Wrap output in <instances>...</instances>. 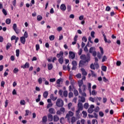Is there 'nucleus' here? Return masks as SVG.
Wrapping results in <instances>:
<instances>
[{
    "label": "nucleus",
    "instance_id": "nucleus-32",
    "mask_svg": "<svg viewBox=\"0 0 124 124\" xmlns=\"http://www.w3.org/2000/svg\"><path fill=\"white\" fill-rule=\"evenodd\" d=\"M67 10L68 11V12H70V11H71V6L68 5L67 6Z\"/></svg>",
    "mask_w": 124,
    "mask_h": 124
},
{
    "label": "nucleus",
    "instance_id": "nucleus-40",
    "mask_svg": "<svg viewBox=\"0 0 124 124\" xmlns=\"http://www.w3.org/2000/svg\"><path fill=\"white\" fill-rule=\"evenodd\" d=\"M41 97V95L39 94L38 95V98L36 99V102H39V101H40Z\"/></svg>",
    "mask_w": 124,
    "mask_h": 124
},
{
    "label": "nucleus",
    "instance_id": "nucleus-19",
    "mask_svg": "<svg viewBox=\"0 0 124 124\" xmlns=\"http://www.w3.org/2000/svg\"><path fill=\"white\" fill-rule=\"evenodd\" d=\"M50 99H51L53 101H55V100H57V98H58V97H54V94H50Z\"/></svg>",
    "mask_w": 124,
    "mask_h": 124
},
{
    "label": "nucleus",
    "instance_id": "nucleus-61",
    "mask_svg": "<svg viewBox=\"0 0 124 124\" xmlns=\"http://www.w3.org/2000/svg\"><path fill=\"white\" fill-rule=\"evenodd\" d=\"M55 81H56V78H55L49 79V82H51V83H53V82H55Z\"/></svg>",
    "mask_w": 124,
    "mask_h": 124
},
{
    "label": "nucleus",
    "instance_id": "nucleus-50",
    "mask_svg": "<svg viewBox=\"0 0 124 124\" xmlns=\"http://www.w3.org/2000/svg\"><path fill=\"white\" fill-rule=\"evenodd\" d=\"M72 64L73 66H77V62L75 61H73L72 62Z\"/></svg>",
    "mask_w": 124,
    "mask_h": 124
},
{
    "label": "nucleus",
    "instance_id": "nucleus-36",
    "mask_svg": "<svg viewBox=\"0 0 124 124\" xmlns=\"http://www.w3.org/2000/svg\"><path fill=\"white\" fill-rule=\"evenodd\" d=\"M14 31H15V32L16 33V34H19V33L21 31V30H20V29H18L17 28Z\"/></svg>",
    "mask_w": 124,
    "mask_h": 124
},
{
    "label": "nucleus",
    "instance_id": "nucleus-58",
    "mask_svg": "<svg viewBox=\"0 0 124 124\" xmlns=\"http://www.w3.org/2000/svg\"><path fill=\"white\" fill-rule=\"evenodd\" d=\"M37 18L38 21H41L42 19V16H38Z\"/></svg>",
    "mask_w": 124,
    "mask_h": 124
},
{
    "label": "nucleus",
    "instance_id": "nucleus-57",
    "mask_svg": "<svg viewBox=\"0 0 124 124\" xmlns=\"http://www.w3.org/2000/svg\"><path fill=\"white\" fill-rule=\"evenodd\" d=\"M92 124H97V120L93 119L92 120Z\"/></svg>",
    "mask_w": 124,
    "mask_h": 124
},
{
    "label": "nucleus",
    "instance_id": "nucleus-3",
    "mask_svg": "<svg viewBox=\"0 0 124 124\" xmlns=\"http://www.w3.org/2000/svg\"><path fill=\"white\" fill-rule=\"evenodd\" d=\"M89 53L92 54L93 57L96 56V51H95V47H91L89 49Z\"/></svg>",
    "mask_w": 124,
    "mask_h": 124
},
{
    "label": "nucleus",
    "instance_id": "nucleus-47",
    "mask_svg": "<svg viewBox=\"0 0 124 124\" xmlns=\"http://www.w3.org/2000/svg\"><path fill=\"white\" fill-rule=\"evenodd\" d=\"M82 41H84V42H87L88 41V39H87L86 36H83L82 38Z\"/></svg>",
    "mask_w": 124,
    "mask_h": 124
},
{
    "label": "nucleus",
    "instance_id": "nucleus-35",
    "mask_svg": "<svg viewBox=\"0 0 124 124\" xmlns=\"http://www.w3.org/2000/svg\"><path fill=\"white\" fill-rule=\"evenodd\" d=\"M95 68L96 69H98L99 68V65L98 64V62H95L94 63Z\"/></svg>",
    "mask_w": 124,
    "mask_h": 124
},
{
    "label": "nucleus",
    "instance_id": "nucleus-2",
    "mask_svg": "<svg viewBox=\"0 0 124 124\" xmlns=\"http://www.w3.org/2000/svg\"><path fill=\"white\" fill-rule=\"evenodd\" d=\"M56 106L62 107L63 106V101L60 98L58 99L56 101Z\"/></svg>",
    "mask_w": 124,
    "mask_h": 124
},
{
    "label": "nucleus",
    "instance_id": "nucleus-14",
    "mask_svg": "<svg viewBox=\"0 0 124 124\" xmlns=\"http://www.w3.org/2000/svg\"><path fill=\"white\" fill-rule=\"evenodd\" d=\"M20 42L22 44H25V43H26V38L24 36L21 37H20Z\"/></svg>",
    "mask_w": 124,
    "mask_h": 124
},
{
    "label": "nucleus",
    "instance_id": "nucleus-7",
    "mask_svg": "<svg viewBox=\"0 0 124 124\" xmlns=\"http://www.w3.org/2000/svg\"><path fill=\"white\" fill-rule=\"evenodd\" d=\"M73 115H74V113H73V112H72L71 111H69L68 112V113L66 114V118H67V119L68 120V119H69L70 117H72V116H73Z\"/></svg>",
    "mask_w": 124,
    "mask_h": 124
},
{
    "label": "nucleus",
    "instance_id": "nucleus-20",
    "mask_svg": "<svg viewBox=\"0 0 124 124\" xmlns=\"http://www.w3.org/2000/svg\"><path fill=\"white\" fill-rule=\"evenodd\" d=\"M48 94H49V93H48V91H45L43 93V96L44 98H47V97L48 96Z\"/></svg>",
    "mask_w": 124,
    "mask_h": 124
},
{
    "label": "nucleus",
    "instance_id": "nucleus-29",
    "mask_svg": "<svg viewBox=\"0 0 124 124\" xmlns=\"http://www.w3.org/2000/svg\"><path fill=\"white\" fill-rule=\"evenodd\" d=\"M74 94L75 96H77L78 95V94H79V93H78V91L75 89L74 90Z\"/></svg>",
    "mask_w": 124,
    "mask_h": 124
},
{
    "label": "nucleus",
    "instance_id": "nucleus-1",
    "mask_svg": "<svg viewBox=\"0 0 124 124\" xmlns=\"http://www.w3.org/2000/svg\"><path fill=\"white\" fill-rule=\"evenodd\" d=\"M81 60L82 61H84L85 62H89L90 61H91V56L90 55V53H87V55L82 54L80 56Z\"/></svg>",
    "mask_w": 124,
    "mask_h": 124
},
{
    "label": "nucleus",
    "instance_id": "nucleus-64",
    "mask_svg": "<svg viewBox=\"0 0 124 124\" xmlns=\"http://www.w3.org/2000/svg\"><path fill=\"white\" fill-rule=\"evenodd\" d=\"M89 100L92 101V102H94V98H93V97H90L89 98Z\"/></svg>",
    "mask_w": 124,
    "mask_h": 124
},
{
    "label": "nucleus",
    "instance_id": "nucleus-31",
    "mask_svg": "<svg viewBox=\"0 0 124 124\" xmlns=\"http://www.w3.org/2000/svg\"><path fill=\"white\" fill-rule=\"evenodd\" d=\"M9 71V69H7L5 72L4 73V77H6L7 75H8V72Z\"/></svg>",
    "mask_w": 124,
    "mask_h": 124
},
{
    "label": "nucleus",
    "instance_id": "nucleus-4",
    "mask_svg": "<svg viewBox=\"0 0 124 124\" xmlns=\"http://www.w3.org/2000/svg\"><path fill=\"white\" fill-rule=\"evenodd\" d=\"M84 82H83L82 80H80L78 81V86L79 87L78 88V92L79 93H82V86H83Z\"/></svg>",
    "mask_w": 124,
    "mask_h": 124
},
{
    "label": "nucleus",
    "instance_id": "nucleus-60",
    "mask_svg": "<svg viewBox=\"0 0 124 124\" xmlns=\"http://www.w3.org/2000/svg\"><path fill=\"white\" fill-rule=\"evenodd\" d=\"M60 111L62 112V113H64L65 112V108H61Z\"/></svg>",
    "mask_w": 124,
    "mask_h": 124
},
{
    "label": "nucleus",
    "instance_id": "nucleus-22",
    "mask_svg": "<svg viewBox=\"0 0 124 124\" xmlns=\"http://www.w3.org/2000/svg\"><path fill=\"white\" fill-rule=\"evenodd\" d=\"M82 89L83 93H86V90H87V85H83L81 88V90Z\"/></svg>",
    "mask_w": 124,
    "mask_h": 124
},
{
    "label": "nucleus",
    "instance_id": "nucleus-55",
    "mask_svg": "<svg viewBox=\"0 0 124 124\" xmlns=\"http://www.w3.org/2000/svg\"><path fill=\"white\" fill-rule=\"evenodd\" d=\"M99 115L100 117H103L104 116V113L102 111H99Z\"/></svg>",
    "mask_w": 124,
    "mask_h": 124
},
{
    "label": "nucleus",
    "instance_id": "nucleus-53",
    "mask_svg": "<svg viewBox=\"0 0 124 124\" xmlns=\"http://www.w3.org/2000/svg\"><path fill=\"white\" fill-rule=\"evenodd\" d=\"M28 32H27V31H26L24 32L23 37H25V38H28Z\"/></svg>",
    "mask_w": 124,
    "mask_h": 124
},
{
    "label": "nucleus",
    "instance_id": "nucleus-62",
    "mask_svg": "<svg viewBox=\"0 0 124 124\" xmlns=\"http://www.w3.org/2000/svg\"><path fill=\"white\" fill-rule=\"evenodd\" d=\"M121 64H122V62L121 61H118L116 62V65H117V66H120V65H121Z\"/></svg>",
    "mask_w": 124,
    "mask_h": 124
},
{
    "label": "nucleus",
    "instance_id": "nucleus-8",
    "mask_svg": "<svg viewBox=\"0 0 124 124\" xmlns=\"http://www.w3.org/2000/svg\"><path fill=\"white\" fill-rule=\"evenodd\" d=\"M86 62L83 61V60H80L79 62V67H83V66L85 65V63H86Z\"/></svg>",
    "mask_w": 124,
    "mask_h": 124
},
{
    "label": "nucleus",
    "instance_id": "nucleus-21",
    "mask_svg": "<svg viewBox=\"0 0 124 124\" xmlns=\"http://www.w3.org/2000/svg\"><path fill=\"white\" fill-rule=\"evenodd\" d=\"M63 79H62V78H60L58 79H57V81H56V84H57L58 85H61V82H63Z\"/></svg>",
    "mask_w": 124,
    "mask_h": 124
},
{
    "label": "nucleus",
    "instance_id": "nucleus-46",
    "mask_svg": "<svg viewBox=\"0 0 124 124\" xmlns=\"http://www.w3.org/2000/svg\"><path fill=\"white\" fill-rule=\"evenodd\" d=\"M84 108H85V109H88V108H89V104L85 103L84 105Z\"/></svg>",
    "mask_w": 124,
    "mask_h": 124
},
{
    "label": "nucleus",
    "instance_id": "nucleus-17",
    "mask_svg": "<svg viewBox=\"0 0 124 124\" xmlns=\"http://www.w3.org/2000/svg\"><path fill=\"white\" fill-rule=\"evenodd\" d=\"M78 109L82 111V110H83V104L81 103H78Z\"/></svg>",
    "mask_w": 124,
    "mask_h": 124
},
{
    "label": "nucleus",
    "instance_id": "nucleus-33",
    "mask_svg": "<svg viewBox=\"0 0 124 124\" xmlns=\"http://www.w3.org/2000/svg\"><path fill=\"white\" fill-rule=\"evenodd\" d=\"M90 68H91V69H93V70H95V67L94 66V64H93V63H92L90 65Z\"/></svg>",
    "mask_w": 124,
    "mask_h": 124
},
{
    "label": "nucleus",
    "instance_id": "nucleus-43",
    "mask_svg": "<svg viewBox=\"0 0 124 124\" xmlns=\"http://www.w3.org/2000/svg\"><path fill=\"white\" fill-rule=\"evenodd\" d=\"M90 71L92 73V77H96V74L94 73V72H93V70H90Z\"/></svg>",
    "mask_w": 124,
    "mask_h": 124
},
{
    "label": "nucleus",
    "instance_id": "nucleus-9",
    "mask_svg": "<svg viewBox=\"0 0 124 124\" xmlns=\"http://www.w3.org/2000/svg\"><path fill=\"white\" fill-rule=\"evenodd\" d=\"M88 90L89 91L90 95L92 94V83H88Z\"/></svg>",
    "mask_w": 124,
    "mask_h": 124
},
{
    "label": "nucleus",
    "instance_id": "nucleus-11",
    "mask_svg": "<svg viewBox=\"0 0 124 124\" xmlns=\"http://www.w3.org/2000/svg\"><path fill=\"white\" fill-rule=\"evenodd\" d=\"M48 112L50 113V114H55L56 113V110H55V108H49Z\"/></svg>",
    "mask_w": 124,
    "mask_h": 124
},
{
    "label": "nucleus",
    "instance_id": "nucleus-49",
    "mask_svg": "<svg viewBox=\"0 0 124 124\" xmlns=\"http://www.w3.org/2000/svg\"><path fill=\"white\" fill-rule=\"evenodd\" d=\"M97 93V92H96L95 90H93L92 91L91 94H92V95H95Z\"/></svg>",
    "mask_w": 124,
    "mask_h": 124
},
{
    "label": "nucleus",
    "instance_id": "nucleus-52",
    "mask_svg": "<svg viewBox=\"0 0 124 124\" xmlns=\"http://www.w3.org/2000/svg\"><path fill=\"white\" fill-rule=\"evenodd\" d=\"M106 60H107V57H106V55L104 56L102 62H105V61H106Z\"/></svg>",
    "mask_w": 124,
    "mask_h": 124
},
{
    "label": "nucleus",
    "instance_id": "nucleus-38",
    "mask_svg": "<svg viewBox=\"0 0 124 124\" xmlns=\"http://www.w3.org/2000/svg\"><path fill=\"white\" fill-rule=\"evenodd\" d=\"M82 114H83V115L84 118H86V117H87V116H88V113H87V112H86V111H82Z\"/></svg>",
    "mask_w": 124,
    "mask_h": 124
},
{
    "label": "nucleus",
    "instance_id": "nucleus-15",
    "mask_svg": "<svg viewBox=\"0 0 124 124\" xmlns=\"http://www.w3.org/2000/svg\"><path fill=\"white\" fill-rule=\"evenodd\" d=\"M21 67L24 69L25 68H29L30 67V63L29 62H26L24 65L22 66Z\"/></svg>",
    "mask_w": 124,
    "mask_h": 124
},
{
    "label": "nucleus",
    "instance_id": "nucleus-13",
    "mask_svg": "<svg viewBox=\"0 0 124 124\" xmlns=\"http://www.w3.org/2000/svg\"><path fill=\"white\" fill-rule=\"evenodd\" d=\"M59 121H60V118L59 117V116H58V115H54L53 116V121L57 122H59Z\"/></svg>",
    "mask_w": 124,
    "mask_h": 124
},
{
    "label": "nucleus",
    "instance_id": "nucleus-18",
    "mask_svg": "<svg viewBox=\"0 0 124 124\" xmlns=\"http://www.w3.org/2000/svg\"><path fill=\"white\" fill-rule=\"evenodd\" d=\"M63 56V51H60L59 53L57 54V58H60V57H62Z\"/></svg>",
    "mask_w": 124,
    "mask_h": 124
},
{
    "label": "nucleus",
    "instance_id": "nucleus-16",
    "mask_svg": "<svg viewBox=\"0 0 124 124\" xmlns=\"http://www.w3.org/2000/svg\"><path fill=\"white\" fill-rule=\"evenodd\" d=\"M81 70L82 72V74L83 75V76H87V75H88V73H87L85 69L81 68Z\"/></svg>",
    "mask_w": 124,
    "mask_h": 124
},
{
    "label": "nucleus",
    "instance_id": "nucleus-27",
    "mask_svg": "<svg viewBox=\"0 0 124 124\" xmlns=\"http://www.w3.org/2000/svg\"><path fill=\"white\" fill-rule=\"evenodd\" d=\"M43 123H46L47 122V116H45L42 118Z\"/></svg>",
    "mask_w": 124,
    "mask_h": 124
},
{
    "label": "nucleus",
    "instance_id": "nucleus-45",
    "mask_svg": "<svg viewBox=\"0 0 124 124\" xmlns=\"http://www.w3.org/2000/svg\"><path fill=\"white\" fill-rule=\"evenodd\" d=\"M82 53H83V49H82V48H80L78 52V55L79 56H81V55H82Z\"/></svg>",
    "mask_w": 124,
    "mask_h": 124
},
{
    "label": "nucleus",
    "instance_id": "nucleus-59",
    "mask_svg": "<svg viewBox=\"0 0 124 124\" xmlns=\"http://www.w3.org/2000/svg\"><path fill=\"white\" fill-rule=\"evenodd\" d=\"M36 47V51H38V50H39L40 47L39 46V45L37 44L35 46Z\"/></svg>",
    "mask_w": 124,
    "mask_h": 124
},
{
    "label": "nucleus",
    "instance_id": "nucleus-26",
    "mask_svg": "<svg viewBox=\"0 0 124 124\" xmlns=\"http://www.w3.org/2000/svg\"><path fill=\"white\" fill-rule=\"evenodd\" d=\"M12 45L10 44V43H9L7 44L6 46V50H8L10 48V47H11Z\"/></svg>",
    "mask_w": 124,
    "mask_h": 124
},
{
    "label": "nucleus",
    "instance_id": "nucleus-44",
    "mask_svg": "<svg viewBox=\"0 0 124 124\" xmlns=\"http://www.w3.org/2000/svg\"><path fill=\"white\" fill-rule=\"evenodd\" d=\"M16 56L17 57H19V55H20V50L19 49H16Z\"/></svg>",
    "mask_w": 124,
    "mask_h": 124
},
{
    "label": "nucleus",
    "instance_id": "nucleus-10",
    "mask_svg": "<svg viewBox=\"0 0 124 124\" xmlns=\"http://www.w3.org/2000/svg\"><path fill=\"white\" fill-rule=\"evenodd\" d=\"M60 9L62 10V11H65L66 10V6L64 4H62L60 6Z\"/></svg>",
    "mask_w": 124,
    "mask_h": 124
},
{
    "label": "nucleus",
    "instance_id": "nucleus-28",
    "mask_svg": "<svg viewBox=\"0 0 124 124\" xmlns=\"http://www.w3.org/2000/svg\"><path fill=\"white\" fill-rule=\"evenodd\" d=\"M71 122L72 124H74V123H75V122H76V118H75V117H72L71 119Z\"/></svg>",
    "mask_w": 124,
    "mask_h": 124
},
{
    "label": "nucleus",
    "instance_id": "nucleus-42",
    "mask_svg": "<svg viewBox=\"0 0 124 124\" xmlns=\"http://www.w3.org/2000/svg\"><path fill=\"white\" fill-rule=\"evenodd\" d=\"M20 104L21 105H25V104H26V101L25 100H21L20 102Z\"/></svg>",
    "mask_w": 124,
    "mask_h": 124
},
{
    "label": "nucleus",
    "instance_id": "nucleus-39",
    "mask_svg": "<svg viewBox=\"0 0 124 124\" xmlns=\"http://www.w3.org/2000/svg\"><path fill=\"white\" fill-rule=\"evenodd\" d=\"M2 13H3L4 15H5V16H6V15H7V12L6 11V10H5V9H2Z\"/></svg>",
    "mask_w": 124,
    "mask_h": 124
},
{
    "label": "nucleus",
    "instance_id": "nucleus-5",
    "mask_svg": "<svg viewBox=\"0 0 124 124\" xmlns=\"http://www.w3.org/2000/svg\"><path fill=\"white\" fill-rule=\"evenodd\" d=\"M102 34L103 35V36L104 37V40L105 42V43H111V41L110 40H108L107 38H106V36L105 35V33L104 32H102Z\"/></svg>",
    "mask_w": 124,
    "mask_h": 124
},
{
    "label": "nucleus",
    "instance_id": "nucleus-63",
    "mask_svg": "<svg viewBox=\"0 0 124 124\" xmlns=\"http://www.w3.org/2000/svg\"><path fill=\"white\" fill-rule=\"evenodd\" d=\"M99 111V107H97L95 109H94V111L97 113Z\"/></svg>",
    "mask_w": 124,
    "mask_h": 124
},
{
    "label": "nucleus",
    "instance_id": "nucleus-34",
    "mask_svg": "<svg viewBox=\"0 0 124 124\" xmlns=\"http://www.w3.org/2000/svg\"><path fill=\"white\" fill-rule=\"evenodd\" d=\"M49 40L53 41L55 39V36L54 35H51L49 37Z\"/></svg>",
    "mask_w": 124,
    "mask_h": 124
},
{
    "label": "nucleus",
    "instance_id": "nucleus-48",
    "mask_svg": "<svg viewBox=\"0 0 124 124\" xmlns=\"http://www.w3.org/2000/svg\"><path fill=\"white\" fill-rule=\"evenodd\" d=\"M68 96L69 98H71V97H73V93L72 92H70L68 94Z\"/></svg>",
    "mask_w": 124,
    "mask_h": 124
},
{
    "label": "nucleus",
    "instance_id": "nucleus-56",
    "mask_svg": "<svg viewBox=\"0 0 124 124\" xmlns=\"http://www.w3.org/2000/svg\"><path fill=\"white\" fill-rule=\"evenodd\" d=\"M103 81L105 83H107V82H108V79H107L105 77H104L103 78Z\"/></svg>",
    "mask_w": 124,
    "mask_h": 124
},
{
    "label": "nucleus",
    "instance_id": "nucleus-25",
    "mask_svg": "<svg viewBox=\"0 0 124 124\" xmlns=\"http://www.w3.org/2000/svg\"><path fill=\"white\" fill-rule=\"evenodd\" d=\"M6 24H7V25H10L11 23V19L8 18L6 19V21H5Z\"/></svg>",
    "mask_w": 124,
    "mask_h": 124
},
{
    "label": "nucleus",
    "instance_id": "nucleus-30",
    "mask_svg": "<svg viewBox=\"0 0 124 124\" xmlns=\"http://www.w3.org/2000/svg\"><path fill=\"white\" fill-rule=\"evenodd\" d=\"M68 94V93H67V91H64L63 93V95L64 97H67V95Z\"/></svg>",
    "mask_w": 124,
    "mask_h": 124
},
{
    "label": "nucleus",
    "instance_id": "nucleus-37",
    "mask_svg": "<svg viewBox=\"0 0 124 124\" xmlns=\"http://www.w3.org/2000/svg\"><path fill=\"white\" fill-rule=\"evenodd\" d=\"M101 68L103 71L106 72L107 70V67H106V66H102Z\"/></svg>",
    "mask_w": 124,
    "mask_h": 124
},
{
    "label": "nucleus",
    "instance_id": "nucleus-24",
    "mask_svg": "<svg viewBox=\"0 0 124 124\" xmlns=\"http://www.w3.org/2000/svg\"><path fill=\"white\" fill-rule=\"evenodd\" d=\"M58 62L59 63H61V64H62L63 63V57H61L59 59Z\"/></svg>",
    "mask_w": 124,
    "mask_h": 124
},
{
    "label": "nucleus",
    "instance_id": "nucleus-54",
    "mask_svg": "<svg viewBox=\"0 0 124 124\" xmlns=\"http://www.w3.org/2000/svg\"><path fill=\"white\" fill-rule=\"evenodd\" d=\"M42 81H43V79H42V78H38V83H39V84H42Z\"/></svg>",
    "mask_w": 124,
    "mask_h": 124
},
{
    "label": "nucleus",
    "instance_id": "nucleus-23",
    "mask_svg": "<svg viewBox=\"0 0 124 124\" xmlns=\"http://www.w3.org/2000/svg\"><path fill=\"white\" fill-rule=\"evenodd\" d=\"M48 70H52L53 69V64L49 63L47 64Z\"/></svg>",
    "mask_w": 124,
    "mask_h": 124
},
{
    "label": "nucleus",
    "instance_id": "nucleus-41",
    "mask_svg": "<svg viewBox=\"0 0 124 124\" xmlns=\"http://www.w3.org/2000/svg\"><path fill=\"white\" fill-rule=\"evenodd\" d=\"M88 113H89L90 114H92V113H93V108H89L88 109Z\"/></svg>",
    "mask_w": 124,
    "mask_h": 124
},
{
    "label": "nucleus",
    "instance_id": "nucleus-6",
    "mask_svg": "<svg viewBox=\"0 0 124 124\" xmlns=\"http://www.w3.org/2000/svg\"><path fill=\"white\" fill-rule=\"evenodd\" d=\"M69 58L70 59H72V60H73L74 59H75V54L72 51H70L69 52Z\"/></svg>",
    "mask_w": 124,
    "mask_h": 124
},
{
    "label": "nucleus",
    "instance_id": "nucleus-12",
    "mask_svg": "<svg viewBox=\"0 0 124 124\" xmlns=\"http://www.w3.org/2000/svg\"><path fill=\"white\" fill-rule=\"evenodd\" d=\"M48 121V122H52L53 121V115L51 114H48L47 115Z\"/></svg>",
    "mask_w": 124,
    "mask_h": 124
},
{
    "label": "nucleus",
    "instance_id": "nucleus-51",
    "mask_svg": "<svg viewBox=\"0 0 124 124\" xmlns=\"http://www.w3.org/2000/svg\"><path fill=\"white\" fill-rule=\"evenodd\" d=\"M18 72H19V69H18V68H15V69L13 70L14 73H15V74L17 73Z\"/></svg>",
    "mask_w": 124,
    "mask_h": 124
}]
</instances>
